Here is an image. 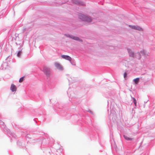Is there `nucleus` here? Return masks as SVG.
<instances>
[{"label": "nucleus", "mask_w": 155, "mask_h": 155, "mask_svg": "<svg viewBox=\"0 0 155 155\" xmlns=\"http://www.w3.org/2000/svg\"><path fill=\"white\" fill-rule=\"evenodd\" d=\"M17 89V87L14 84H11L10 90L12 92H14Z\"/></svg>", "instance_id": "20"}, {"label": "nucleus", "mask_w": 155, "mask_h": 155, "mask_svg": "<svg viewBox=\"0 0 155 155\" xmlns=\"http://www.w3.org/2000/svg\"><path fill=\"white\" fill-rule=\"evenodd\" d=\"M132 98L133 100V102L135 105L136 106L137 105V102L136 99L134 97H132Z\"/></svg>", "instance_id": "25"}, {"label": "nucleus", "mask_w": 155, "mask_h": 155, "mask_svg": "<svg viewBox=\"0 0 155 155\" xmlns=\"http://www.w3.org/2000/svg\"><path fill=\"white\" fill-rule=\"evenodd\" d=\"M129 26L131 29L138 30L140 31H143V28L140 26L138 25H129Z\"/></svg>", "instance_id": "14"}, {"label": "nucleus", "mask_w": 155, "mask_h": 155, "mask_svg": "<svg viewBox=\"0 0 155 155\" xmlns=\"http://www.w3.org/2000/svg\"><path fill=\"white\" fill-rule=\"evenodd\" d=\"M38 119L37 118H35L33 119L34 121L35 122V124H37V125H39L40 124L38 123V122L37 121V120Z\"/></svg>", "instance_id": "26"}, {"label": "nucleus", "mask_w": 155, "mask_h": 155, "mask_svg": "<svg viewBox=\"0 0 155 155\" xmlns=\"http://www.w3.org/2000/svg\"><path fill=\"white\" fill-rule=\"evenodd\" d=\"M54 65L56 68L59 70H62L63 69V67L59 63L56 62L55 63Z\"/></svg>", "instance_id": "17"}, {"label": "nucleus", "mask_w": 155, "mask_h": 155, "mask_svg": "<svg viewBox=\"0 0 155 155\" xmlns=\"http://www.w3.org/2000/svg\"><path fill=\"white\" fill-rule=\"evenodd\" d=\"M113 142H114V143H115L114 141V139H113Z\"/></svg>", "instance_id": "36"}, {"label": "nucleus", "mask_w": 155, "mask_h": 155, "mask_svg": "<svg viewBox=\"0 0 155 155\" xmlns=\"http://www.w3.org/2000/svg\"><path fill=\"white\" fill-rule=\"evenodd\" d=\"M2 118V115L1 114H0V119L1 120V118Z\"/></svg>", "instance_id": "34"}, {"label": "nucleus", "mask_w": 155, "mask_h": 155, "mask_svg": "<svg viewBox=\"0 0 155 155\" xmlns=\"http://www.w3.org/2000/svg\"><path fill=\"white\" fill-rule=\"evenodd\" d=\"M12 124V126H13V127H15V128H16V127L15 126V124H14V125L13 124Z\"/></svg>", "instance_id": "33"}, {"label": "nucleus", "mask_w": 155, "mask_h": 155, "mask_svg": "<svg viewBox=\"0 0 155 155\" xmlns=\"http://www.w3.org/2000/svg\"><path fill=\"white\" fill-rule=\"evenodd\" d=\"M15 43L17 45V42H16Z\"/></svg>", "instance_id": "40"}, {"label": "nucleus", "mask_w": 155, "mask_h": 155, "mask_svg": "<svg viewBox=\"0 0 155 155\" xmlns=\"http://www.w3.org/2000/svg\"><path fill=\"white\" fill-rule=\"evenodd\" d=\"M59 111V114L61 115L64 117H65L67 119H69L72 116L70 114L68 113L66 111H65L63 109L61 110H58V111Z\"/></svg>", "instance_id": "8"}, {"label": "nucleus", "mask_w": 155, "mask_h": 155, "mask_svg": "<svg viewBox=\"0 0 155 155\" xmlns=\"http://www.w3.org/2000/svg\"><path fill=\"white\" fill-rule=\"evenodd\" d=\"M31 140L26 141L25 138H20L17 142V145L20 147H25L28 142H30Z\"/></svg>", "instance_id": "6"}, {"label": "nucleus", "mask_w": 155, "mask_h": 155, "mask_svg": "<svg viewBox=\"0 0 155 155\" xmlns=\"http://www.w3.org/2000/svg\"><path fill=\"white\" fill-rule=\"evenodd\" d=\"M43 71L47 77L49 76L50 72L48 68L46 67H44L43 69Z\"/></svg>", "instance_id": "15"}, {"label": "nucleus", "mask_w": 155, "mask_h": 155, "mask_svg": "<svg viewBox=\"0 0 155 155\" xmlns=\"http://www.w3.org/2000/svg\"><path fill=\"white\" fill-rule=\"evenodd\" d=\"M61 57L63 59L69 61L71 63V64L72 65H73V64L72 63L71 61V58L70 56L68 55L63 54L61 55Z\"/></svg>", "instance_id": "16"}, {"label": "nucleus", "mask_w": 155, "mask_h": 155, "mask_svg": "<svg viewBox=\"0 0 155 155\" xmlns=\"http://www.w3.org/2000/svg\"><path fill=\"white\" fill-rule=\"evenodd\" d=\"M137 54L139 56L138 59L139 60L141 58V55L145 57H146L148 55V54L147 53L146 51L144 50L141 51L140 52H138L137 53Z\"/></svg>", "instance_id": "11"}, {"label": "nucleus", "mask_w": 155, "mask_h": 155, "mask_svg": "<svg viewBox=\"0 0 155 155\" xmlns=\"http://www.w3.org/2000/svg\"><path fill=\"white\" fill-rule=\"evenodd\" d=\"M24 132H22V135L23 136H25L26 139H25V140L26 141H28V140H27V138L30 139H31V137H30V135L28 134L27 133H25L24 134Z\"/></svg>", "instance_id": "18"}, {"label": "nucleus", "mask_w": 155, "mask_h": 155, "mask_svg": "<svg viewBox=\"0 0 155 155\" xmlns=\"http://www.w3.org/2000/svg\"><path fill=\"white\" fill-rule=\"evenodd\" d=\"M25 77L23 76L21 77L19 79V82L20 83H21L24 80Z\"/></svg>", "instance_id": "24"}, {"label": "nucleus", "mask_w": 155, "mask_h": 155, "mask_svg": "<svg viewBox=\"0 0 155 155\" xmlns=\"http://www.w3.org/2000/svg\"><path fill=\"white\" fill-rule=\"evenodd\" d=\"M0 125L1 128L5 133L7 134V136L11 138L10 140L12 142L13 139L16 140V135L14 133L12 132L10 130L8 129L5 124L0 119Z\"/></svg>", "instance_id": "1"}, {"label": "nucleus", "mask_w": 155, "mask_h": 155, "mask_svg": "<svg viewBox=\"0 0 155 155\" xmlns=\"http://www.w3.org/2000/svg\"><path fill=\"white\" fill-rule=\"evenodd\" d=\"M23 43H22V44H21V43H20L19 44V45L20 46V47H22L23 45Z\"/></svg>", "instance_id": "32"}, {"label": "nucleus", "mask_w": 155, "mask_h": 155, "mask_svg": "<svg viewBox=\"0 0 155 155\" xmlns=\"http://www.w3.org/2000/svg\"><path fill=\"white\" fill-rule=\"evenodd\" d=\"M107 101V104H108H108H109V101Z\"/></svg>", "instance_id": "39"}, {"label": "nucleus", "mask_w": 155, "mask_h": 155, "mask_svg": "<svg viewBox=\"0 0 155 155\" xmlns=\"http://www.w3.org/2000/svg\"><path fill=\"white\" fill-rule=\"evenodd\" d=\"M18 49L19 50V51L17 53V55L18 57L21 58L22 53V48H21L20 47L18 48Z\"/></svg>", "instance_id": "19"}, {"label": "nucleus", "mask_w": 155, "mask_h": 155, "mask_svg": "<svg viewBox=\"0 0 155 155\" xmlns=\"http://www.w3.org/2000/svg\"><path fill=\"white\" fill-rule=\"evenodd\" d=\"M31 114L32 115H33L35 114V111L34 110H32L31 111Z\"/></svg>", "instance_id": "28"}, {"label": "nucleus", "mask_w": 155, "mask_h": 155, "mask_svg": "<svg viewBox=\"0 0 155 155\" xmlns=\"http://www.w3.org/2000/svg\"><path fill=\"white\" fill-rule=\"evenodd\" d=\"M71 2L79 6H82L84 5V4L83 2L80 0H71Z\"/></svg>", "instance_id": "12"}, {"label": "nucleus", "mask_w": 155, "mask_h": 155, "mask_svg": "<svg viewBox=\"0 0 155 155\" xmlns=\"http://www.w3.org/2000/svg\"><path fill=\"white\" fill-rule=\"evenodd\" d=\"M15 35V38L14 39H15V41H16V38H17V37H18V35H16V34Z\"/></svg>", "instance_id": "31"}, {"label": "nucleus", "mask_w": 155, "mask_h": 155, "mask_svg": "<svg viewBox=\"0 0 155 155\" xmlns=\"http://www.w3.org/2000/svg\"><path fill=\"white\" fill-rule=\"evenodd\" d=\"M65 2H63L62 3H61V4H64V3H65Z\"/></svg>", "instance_id": "38"}, {"label": "nucleus", "mask_w": 155, "mask_h": 155, "mask_svg": "<svg viewBox=\"0 0 155 155\" xmlns=\"http://www.w3.org/2000/svg\"><path fill=\"white\" fill-rule=\"evenodd\" d=\"M9 57H8L7 58L6 60ZM8 63L6 60H5V62H3V63L1 65L0 69L3 70H5L9 68Z\"/></svg>", "instance_id": "10"}, {"label": "nucleus", "mask_w": 155, "mask_h": 155, "mask_svg": "<svg viewBox=\"0 0 155 155\" xmlns=\"http://www.w3.org/2000/svg\"><path fill=\"white\" fill-rule=\"evenodd\" d=\"M128 52L129 53V56L134 57V53L131 51V50L130 49L128 48L127 49Z\"/></svg>", "instance_id": "21"}, {"label": "nucleus", "mask_w": 155, "mask_h": 155, "mask_svg": "<svg viewBox=\"0 0 155 155\" xmlns=\"http://www.w3.org/2000/svg\"><path fill=\"white\" fill-rule=\"evenodd\" d=\"M65 35L66 37H69L73 40L78 41L80 42H82L83 41V40L79 38L78 37H76L73 35L68 34H65Z\"/></svg>", "instance_id": "9"}, {"label": "nucleus", "mask_w": 155, "mask_h": 155, "mask_svg": "<svg viewBox=\"0 0 155 155\" xmlns=\"http://www.w3.org/2000/svg\"><path fill=\"white\" fill-rule=\"evenodd\" d=\"M82 120H79L78 121V123L80 125H81V126L85 127L86 125L87 124H90L91 123V120L90 117L88 116H84L83 115L81 117Z\"/></svg>", "instance_id": "2"}, {"label": "nucleus", "mask_w": 155, "mask_h": 155, "mask_svg": "<svg viewBox=\"0 0 155 155\" xmlns=\"http://www.w3.org/2000/svg\"><path fill=\"white\" fill-rule=\"evenodd\" d=\"M87 111L90 113L91 114H93V112L92 111H91L90 110H87Z\"/></svg>", "instance_id": "30"}, {"label": "nucleus", "mask_w": 155, "mask_h": 155, "mask_svg": "<svg viewBox=\"0 0 155 155\" xmlns=\"http://www.w3.org/2000/svg\"><path fill=\"white\" fill-rule=\"evenodd\" d=\"M95 131H96V132L94 131H92L90 134V137L91 140L96 139L98 136L97 131L96 130H95Z\"/></svg>", "instance_id": "13"}, {"label": "nucleus", "mask_w": 155, "mask_h": 155, "mask_svg": "<svg viewBox=\"0 0 155 155\" xmlns=\"http://www.w3.org/2000/svg\"><path fill=\"white\" fill-rule=\"evenodd\" d=\"M149 100L148 99L147 101H144V107H145V104L146 103H147V102L149 101Z\"/></svg>", "instance_id": "29"}, {"label": "nucleus", "mask_w": 155, "mask_h": 155, "mask_svg": "<svg viewBox=\"0 0 155 155\" xmlns=\"http://www.w3.org/2000/svg\"><path fill=\"white\" fill-rule=\"evenodd\" d=\"M108 118L110 120H112L114 122L116 121L117 119V114L116 112V109L113 107L110 109V114H109Z\"/></svg>", "instance_id": "4"}, {"label": "nucleus", "mask_w": 155, "mask_h": 155, "mask_svg": "<svg viewBox=\"0 0 155 155\" xmlns=\"http://www.w3.org/2000/svg\"><path fill=\"white\" fill-rule=\"evenodd\" d=\"M123 137L124 139L127 141H131L133 140V138H130L127 136L124 135Z\"/></svg>", "instance_id": "23"}, {"label": "nucleus", "mask_w": 155, "mask_h": 155, "mask_svg": "<svg viewBox=\"0 0 155 155\" xmlns=\"http://www.w3.org/2000/svg\"><path fill=\"white\" fill-rule=\"evenodd\" d=\"M107 111L108 112V113H109V109H107Z\"/></svg>", "instance_id": "35"}, {"label": "nucleus", "mask_w": 155, "mask_h": 155, "mask_svg": "<svg viewBox=\"0 0 155 155\" xmlns=\"http://www.w3.org/2000/svg\"><path fill=\"white\" fill-rule=\"evenodd\" d=\"M140 78H137L134 79L133 81L135 84H137L140 81Z\"/></svg>", "instance_id": "22"}, {"label": "nucleus", "mask_w": 155, "mask_h": 155, "mask_svg": "<svg viewBox=\"0 0 155 155\" xmlns=\"http://www.w3.org/2000/svg\"><path fill=\"white\" fill-rule=\"evenodd\" d=\"M49 142L48 141V139L46 138L43 139L41 141V149L43 151L44 153L46 154L47 152H49V149L48 148H46L45 149H43V148H44V146L45 145L46 147L48 146L47 144H48Z\"/></svg>", "instance_id": "5"}, {"label": "nucleus", "mask_w": 155, "mask_h": 155, "mask_svg": "<svg viewBox=\"0 0 155 155\" xmlns=\"http://www.w3.org/2000/svg\"><path fill=\"white\" fill-rule=\"evenodd\" d=\"M78 18L82 21H86L88 23L91 22L92 21V19L90 17L81 14L79 15Z\"/></svg>", "instance_id": "7"}, {"label": "nucleus", "mask_w": 155, "mask_h": 155, "mask_svg": "<svg viewBox=\"0 0 155 155\" xmlns=\"http://www.w3.org/2000/svg\"><path fill=\"white\" fill-rule=\"evenodd\" d=\"M124 78L126 79L127 77V73L126 72H125L124 74Z\"/></svg>", "instance_id": "27"}, {"label": "nucleus", "mask_w": 155, "mask_h": 155, "mask_svg": "<svg viewBox=\"0 0 155 155\" xmlns=\"http://www.w3.org/2000/svg\"><path fill=\"white\" fill-rule=\"evenodd\" d=\"M70 87H69L68 91L67 92V94L69 97V101H71L73 104L77 105L81 103V101L80 99L73 96L74 93L73 92L71 91V92H70V95H69V91L70 90Z\"/></svg>", "instance_id": "3"}, {"label": "nucleus", "mask_w": 155, "mask_h": 155, "mask_svg": "<svg viewBox=\"0 0 155 155\" xmlns=\"http://www.w3.org/2000/svg\"><path fill=\"white\" fill-rule=\"evenodd\" d=\"M112 146H113L112 143H111V147H112Z\"/></svg>", "instance_id": "37"}]
</instances>
